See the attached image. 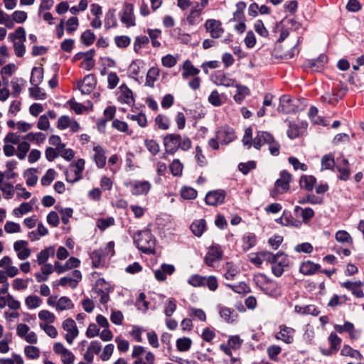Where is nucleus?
I'll return each instance as SVG.
<instances>
[{"instance_id": "obj_7", "label": "nucleus", "mask_w": 364, "mask_h": 364, "mask_svg": "<svg viewBox=\"0 0 364 364\" xmlns=\"http://www.w3.org/2000/svg\"><path fill=\"white\" fill-rule=\"evenodd\" d=\"M132 358L135 359L133 364H155L154 354L141 346L133 347Z\"/></svg>"}, {"instance_id": "obj_61", "label": "nucleus", "mask_w": 364, "mask_h": 364, "mask_svg": "<svg viewBox=\"0 0 364 364\" xmlns=\"http://www.w3.org/2000/svg\"><path fill=\"white\" fill-rule=\"evenodd\" d=\"M200 336L203 341L213 343V341L216 337L215 330L211 326L205 327L203 328Z\"/></svg>"}, {"instance_id": "obj_30", "label": "nucleus", "mask_w": 364, "mask_h": 364, "mask_svg": "<svg viewBox=\"0 0 364 364\" xmlns=\"http://www.w3.org/2000/svg\"><path fill=\"white\" fill-rule=\"evenodd\" d=\"M216 137L221 144H228L234 140L235 136L232 128L225 126L218 129Z\"/></svg>"}, {"instance_id": "obj_54", "label": "nucleus", "mask_w": 364, "mask_h": 364, "mask_svg": "<svg viewBox=\"0 0 364 364\" xmlns=\"http://www.w3.org/2000/svg\"><path fill=\"white\" fill-rule=\"evenodd\" d=\"M43 70L39 67H35L32 69L30 82L32 85H38L43 81Z\"/></svg>"}, {"instance_id": "obj_43", "label": "nucleus", "mask_w": 364, "mask_h": 364, "mask_svg": "<svg viewBox=\"0 0 364 364\" xmlns=\"http://www.w3.org/2000/svg\"><path fill=\"white\" fill-rule=\"evenodd\" d=\"M271 134L266 132H258L253 139V146L255 149H259L263 145L269 142Z\"/></svg>"}, {"instance_id": "obj_47", "label": "nucleus", "mask_w": 364, "mask_h": 364, "mask_svg": "<svg viewBox=\"0 0 364 364\" xmlns=\"http://www.w3.org/2000/svg\"><path fill=\"white\" fill-rule=\"evenodd\" d=\"M239 274L238 268L232 262H228L225 267L224 277L228 280H233Z\"/></svg>"}, {"instance_id": "obj_64", "label": "nucleus", "mask_w": 364, "mask_h": 364, "mask_svg": "<svg viewBox=\"0 0 364 364\" xmlns=\"http://www.w3.org/2000/svg\"><path fill=\"white\" fill-rule=\"evenodd\" d=\"M23 358L16 353H12L11 358H0V364H23Z\"/></svg>"}, {"instance_id": "obj_44", "label": "nucleus", "mask_w": 364, "mask_h": 364, "mask_svg": "<svg viewBox=\"0 0 364 364\" xmlns=\"http://www.w3.org/2000/svg\"><path fill=\"white\" fill-rule=\"evenodd\" d=\"M257 243V237L254 233L248 232L242 237V248L246 252L253 247Z\"/></svg>"}, {"instance_id": "obj_28", "label": "nucleus", "mask_w": 364, "mask_h": 364, "mask_svg": "<svg viewBox=\"0 0 364 364\" xmlns=\"http://www.w3.org/2000/svg\"><path fill=\"white\" fill-rule=\"evenodd\" d=\"M203 11L201 9L193 6L185 18L186 24L190 26L199 25L203 21Z\"/></svg>"}, {"instance_id": "obj_5", "label": "nucleus", "mask_w": 364, "mask_h": 364, "mask_svg": "<svg viewBox=\"0 0 364 364\" xmlns=\"http://www.w3.org/2000/svg\"><path fill=\"white\" fill-rule=\"evenodd\" d=\"M292 180L293 176L289 171H282L279 173V178L274 183V188L270 191L271 196L276 198L279 196L288 192Z\"/></svg>"}, {"instance_id": "obj_62", "label": "nucleus", "mask_w": 364, "mask_h": 364, "mask_svg": "<svg viewBox=\"0 0 364 364\" xmlns=\"http://www.w3.org/2000/svg\"><path fill=\"white\" fill-rule=\"evenodd\" d=\"M282 348L278 345H271L267 348V354L272 361H277L279 355L282 353Z\"/></svg>"}, {"instance_id": "obj_41", "label": "nucleus", "mask_w": 364, "mask_h": 364, "mask_svg": "<svg viewBox=\"0 0 364 364\" xmlns=\"http://www.w3.org/2000/svg\"><path fill=\"white\" fill-rule=\"evenodd\" d=\"M341 355L344 357H350L357 360H361L363 358L361 353L356 349L353 348L349 345H344L341 350Z\"/></svg>"}, {"instance_id": "obj_8", "label": "nucleus", "mask_w": 364, "mask_h": 364, "mask_svg": "<svg viewBox=\"0 0 364 364\" xmlns=\"http://www.w3.org/2000/svg\"><path fill=\"white\" fill-rule=\"evenodd\" d=\"M85 161L79 159L70 164V170L65 171V175L68 183H74L82 178V172L85 169Z\"/></svg>"}, {"instance_id": "obj_17", "label": "nucleus", "mask_w": 364, "mask_h": 364, "mask_svg": "<svg viewBox=\"0 0 364 364\" xmlns=\"http://www.w3.org/2000/svg\"><path fill=\"white\" fill-rule=\"evenodd\" d=\"M163 144L165 153L163 158H166L165 154L173 155L179 149L178 146L177 134H168L164 137Z\"/></svg>"}, {"instance_id": "obj_13", "label": "nucleus", "mask_w": 364, "mask_h": 364, "mask_svg": "<svg viewBox=\"0 0 364 364\" xmlns=\"http://www.w3.org/2000/svg\"><path fill=\"white\" fill-rule=\"evenodd\" d=\"M272 264L271 269L273 274L277 277H281L284 272V268L289 267V259L288 255L284 252H278L277 257Z\"/></svg>"}, {"instance_id": "obj_42", "label": "nucleus", "mask_w": 364, "mask_h": 364, "mask_svg": "<svg viewBox=\"0 0 364 364\" xmlns=\"http://www.w3.org/2000/svg\"><path fill=\"white\" fill-rule=\"evenodd\" d=\"M294 212L299 213L302 218V221L305 224H308L310 220L314 217V211L311 208H303L300 206L294 208Z\"/></svg>"}, {"instance_id": "obj_9", "label": "nucleus", "mask_w": 364, "mask_h": 364, "mask_svg": "<svg viewBox=\"0 0 364 364\" xmlns=\"http://www.w3.org/2000/svg\"><path fill=\"white\" fill-rule=\"evenodd\" d=\"M223 255L222 247L218 244L213 243L208 247L204 257V263L210 267H214L215 263L222 260Z\"/></svg>"}, {"instance_id": "obj_46", "label": "nucleus", "mask_w": 364, "mask_h": 364, "mask_svg": "<svg viewBox=\"0 0 364 364\" xmlns=\"http://www.w3.org/2000/svg\"><path fill=\"white\" fill-rule=\"evenodd\" d=\"M192 232L197 237H200L206 230V222L204 219L196 220L191 225Z\"/></svg>"}, {"instance_id": "obj_26", "label": "nucleus", "mask_w": 364, "mask_h": 364, "mask_svg": "<svg viewBox=\"0 0 364 364\" xmlns=\"http://www.w3.org/2000/svg\"><path fill=\"white\" fill-rule=\"evenodd\" d=\"M96 85V79L94 75H86L82 81L77 84L78 89L82 94H90Z\"/></svg>"}, {"instance_id": "obj_15", "label": "nucleus", "mask_w": 364, "mask_h": 364, "mask_svg": "<svg viewBox=\"0 0 364 364\" xmlns=\"http://www.w3.org/2000/svg\"><path fill=\"white\" fill-rule=\"evenodd\" d=\"M204 27L206 32L208 33L213 38H220L225 32L221 21L214 18L206 20L204 23Z\"/></svg>"}, {"instance_id": "obj_48", "label": "nucleus", "mask_w": 364, "mask_h": 364, "mask_svg": "<svg viewBox=\"0 0 364 364\" xmlns=\"http://www.w3.org/2000/svg\"><path fill=\"white\" fill-rule=\"evenodd\" d=\"M194 159L198 164L200 167H205L208 165V161L203 154L201 146L197 145L193 152Z\"/></svg>"}, {"instance_id": "obj_63", "label": "nucleus", "mask_w": 364, "mask_h": 364, "mask_svg": "<svg viewBox=\"0 0 364 364\" xmlns=\"http://www.w3.org/2000/svg\"><path fill=\"white\" fill-rule=\"evenodd\" d=\"M42 303V299L36 295H29L25 299V304L30 309L39 307Z\"/></svg>"}, {"instance_id": "obj_38", "label": "nucleus", "mask_w": 364, "mask_h": 364, "mask_svg": "<svg viewBox=\"0 0 364 364\" xmlns=\"http://www.w3.org/2000/svg\"><path fill=\"white\" fill-rule=\"evenodd\" d=\"M55 246L50 245L42 250L36 256V261L38 265L44 264L50 257L55 255Z\"/></svg>"}, {"instance_id": "obj_58", "label": "nucleus", "mask_w": 364, "mask_h": 364, "mask_svg": "<svg viewBox=\"0 0 364 364\" xmlns=\"http://www.w3.org/2000/svg\"><path fill=\"white\" fill-rule=\"evenodd\" d=\"M188 316L196 318L201 322L207 321V316L205 312L201 309L195 307H189L188 308Z\"/></svg>"}, {"instance_id": "obj_19", "label": "nucleus", "mask_w": 364, "mask_h": 364, "mask_svg": "<svg viewBox=\"0 0 364 364\" xmlns=\"http://www.w3.org/2000/svg\"><path fill=\"white\" fill-rule=\"evenodd\" d=\"M295 330L286 325L279 326V331L276 333L274 337L277 340L282 341L287 344H291L294 341Z\"/></svg>"}, {"instance_id": "obj_18", "label": "nucleus", "mask_w": 364, "mask_h": 364, "mask_svg": "<svg viewBox=\"0 0 364 364\" xmlns=\"http://www.w3.org/2000/svg\"><path fill=\"white\" fill-rule=\"evenodd\" d=\"M82 274L80 270L75 269L72 272V277H63L59 279L58 285L63 287H70L73 289L77 288L79 282L82 280Z\"/></svg>"}, {"instance_id": "obj_34", "label": "nucleus", "mask_w": 364, "mask_h": 364, "mask_svg": "<svg viewBox=\"0 0 364 364\" xmlns=\"http://www.w3.org/2000/svg\"><path fill=\"white\" fill-rule=\"evenodd\" d=\"M213 82L218 86L232 87L235 85V80L222 72H217L213 75Z\"/></svg>"}, {"instance_id": "obj_55", "label": "nucleus", "mask_w": 364, "mask_h": 364, "mask_svg": "<svg viewBox=\"0 0 364 364\" xmlns=\"http://www.w3.org/2000/svg\"><path fill=\"white\" fill-rule=\"evenodd\" d=\"M120 97L127 105L132 106L134 103L132 91L127 85H123L120 87Z\"/></svg>"}, {"instance_id": "obj_51", "label": "nucleus", "mask_w": 364, "mask_h": 364, "mask_svg": "<svg viewBox=\"0 0 364 364\" xmlns=\"http://www.w3.org/2000/svg\"><path fill=\"white\" fill-rule=\"evenodd\" d=\"M73 306L72 300L65 296H61L56 301V310L58 311L71 309Z\"/></svg>"}, {"instance_id": "obj_37", "label": "nucleus", "mask_w": 364, "mask_h": 364, "mask_svg": "<svg viewBox=\"0 0 364 364\" xmlns=\"http://www.w3.org/2000/svg\"><path fill=\"white\" fill-rule=\"evenodd\" d=\"M66 106L76 114L90 112L92 108V105L90 102H87V105H82L72 100L66 103Z\"/></svg>"}, {"instance_id": "obj_11", "label": "nucleus", "mask_w": 364, "mask_h": 364, "mask_svg": "<svg viewBox=\"0 0 364 364\" xmlns=\"http://www.w3.org/2000/svg\"><path fill=\"white\" fill-rule=\"evenodd\" d=\"M53 352L60 358L63 364H74L75 356L62 343H55L53 347Z\"/></svg>"}, {"instance_id": "obj_50", "label": "nucleus", "mask_w": 364, "mask_h": 364, "mask_svg": "<svg viewBox=\"0 0 364 364\" xmlns=\"http://www.w3.org/2000/svg\"><path fill=\"white\" fill-rule=\"evenodd\" d=\"M193 342L188 337H182L176 340V346L178 351L186 352L191 349Z\"/></svg>"}, {"instance_id": "obj_36", "label": "nucleus", "mask_w": 364, "mask_h": 364, "mask_svg": "<svg viewBox=\"0 0 364 364\" xmlns=\"http://www.w3.org/2000/svg\"><path fill=\"white\" fill-rule=\"evenodd\" d=\"M307 128L306 122H301V125L296 123H289V128L287 131V135L290 139H296L302 135Z\"/></svg>"}, {"instance_id": "obj_14", "label": "nucleus", "mask_w": 364, "mask_h": 364, "mask_svg": "<svg viewBox=\"0 0 364 364\" xmlns=\"http://www.w3.org/2000/svg\"><path fill=\"white\" fill-rule=\"evenodd\" d=\"M334 330L338 333H348L350 341H357L360 337L361 331L356 329L354 324L350 321H345L343 325L335 324Z\"/></svg>"}, {"instance_id": "obj_12", "label": "nucleus", "mask_w": 364, "mask_h": 364, "mask_svg": "<svg viewBox=\"0 0 364 364\" xmlns=\"http://www.w3.org/2000/svg\"><path fill=\"white\" fill-rule=\"evenodd\" d=\"M94 291L100 296V301L102 304H107L109 300L110 284L104 279H98L94 287Z\"/></svg>"}, {"instance_id": "obj_29", "label": "nucleus", "mask_w": 364, "mask_h": 364, "mask_svg": "<svg viewBox=\"0 0 364 364\" xmlns=\"http://www.w3.org/2000/svg\"><path fill=\"white\" fill-rule=\"evenodd\" d=\"M57 127L59 129H65L69 128L73 132H77L80 129V125L77 121L70 118L67 115H62L58 119Z\"/></svg>"}, {"instance_id": "obj_40", "label": "nucleus", "mask_w": 364, "mask_h": 364, "mask_svg": "<svg viewBox=\"0 0 364 364\" xmlns=\"http://www.w3.org/2000/svg\"><path fill=\"white\" fill-rule=\"evenodd\" d=\"M295 311L302 315H312L317 316L320 314V310L314 304L306 306H295Z\"/></svg>"}, {"instance_id": "obj_22", "label": "nucleus", "mask_w": 364, "mask_h": 364, "mask_svg": "<svg viewBox=\"0 0 364 364\" xmlns=\"http://www.w3.org/2000/svg\"><path fill=\"white\" fill-rule=\"evenodd\" d=\"M92 159L98 168H103L106 165V150L103 146L96 143H93Z\"/></svg>"}, {"instance_id": "obj_35", "label": "nucleus", "mask_w": 364, "mask_h": 364, "mask_svg": "<svg viewBox=\"0 0 364 364\" xmlns=\"http://www.w3.org/2000/svg\"><path fill=\"white\" fill-rule=\"evenodd\" d=\"M317 179L312 175H302L299 178V186L306 191H312L316 185Z\"/></svg>"}, {"instance_id": "obj_16", "label": "nucleus", "mask_w": 364, "mask_h": 364, "mask_svg": "<svg viewBox=\"0 0 364 364\" xmlns=\"http://www.w3.org/2000/svg\"><path fill=\"white\" fill-rule=\"evenodd\" d=\"M62 328L67 332L65 336L66 341L70 345L73 344L75 338L79 334L75 321L73 318H67L63 322Z\"/></svg>"}, {"instance_id": "obj_6", "label": "nucleus", "mask_w": 364, "mask_h": 364, "mask_svg": "<svg viewBox=\"0 0 364 364\" xmlns=\"http://www.w3.org/2000/svg\"><path fill=\"white\" fill-rule=\"evenodd\" d=\"M8 39L13 43L14 50L17 57H22L26 53L24 42L26 41V31L23 27L17 28L10 33Z\"/></svg>"}, {"instance_id": "obj_25", "label": "nucleus", "mask_w": 364, "mask_h": 364, "mask_svg": "<svg viewBox=\"0 0 364 364\" xmlns=\"http://www.w3.org/2000/svg\"><path fill=\"white\" fill-rule=\"evenodd\" d=\"M14 250L16 252L18 258L21 260L28 259L31 254L28 242L23 240H17L14 243Z\"/></svg>"}, {"instance_id": "obj_2", "label": "nucleus", "mask_w": 364, "mask_h": 364, "mask_svg": "<svg viewBox=\"0 0 364 364\" xmlns=\"http://www.w3.org/2000/svg\"><path fill=\"white\" fill-rule=\"evenodd\" d=\"M253 282L257 288L267 295L277 297L281 294L277 282L263 273L254 274Z\"/></svg>"}, {"instance_id": "obj_45", "label": "nucleus", "mask_w": 364, "mask_h": 364, "mask_svg": "<svg viewBox=\"0 0 364 364\" xmlns=\"http://www.w3.org/2000/svg\"><path fill=\"white\" fill-rule=\"evenodd\" d=\"M160 75V69L158 67H151L147 72L146 77V85L150 87L154 86L155 82Z\"/></svg>"}, {"instance_id": "obj_59", "label": "nucleus", "mask_w": 364, "mask_h": 364, "mask_svg": "<svg viewBox=\"0 0 364 364\" xmlns=\"http://www.w3.org/2000/svg\"><path fill=\"white\" fill-rule=\"evenodd\" d=\"M178 149L183 151L190 150L192 147V141L188 136H181L177 134Z\"/></svg>"}, {"instance_id": "obj_33", "label": "nucleus", "mask_w": 364, "mask_h": 364, "mask_svg": "<svg viewBox=\"0 0 364 364\" xmlns=\"http://www.w3.org/2000/svg\"><path fill=\"white\" fill-rule=\"evenodd\" d=\"M182 77L185 80L189 77L197 76L200 73V70L196 68L190 60H186L181 65Z\"/></svg>"}, {"instance_id": "obj_1", "label": "nucleus", "mask_w": 364, "mask_h": 364, "mask_svg": "<svg viewBox=\"0 0 364 364\" xmlns=\"http://www.w3.org/2000/svg\"><path fill=\"white\" fill-rule=\"evenodd\" d=\"M136 247L143 253L154 255L156 253V238L149 230H141L134 236Z\"/></svg>"}, {"instance_id": "obj_31", "label": "nucleus", "mask_w": 364, "mask_h": 364, "mask_svg": "<svg viewBox=\"0 0 364 364\" xmlns=\"http://www.w3.org/2000/svg\"><path fill=\"white\" fill-rule=\"evenodd\" d=\"M102 350V345L100 342L97 341H92L86 352L85 353L83 358L88 364H92L94 360V355H97Z\"/></svg>"}, {"instance_id": "obj_10", "label": "nucleus", "mask_w": 364, "mask_h": 364, "mask_svg": "<svg viewBox=\"0 0 364 364\" xmlns=\"http://www.w3.org/2000/svg\"><path fill=\"white\" fill-rule=\"evenodd\" d=\"M124 186L129 188L133 196H146L151 188V184L148 181H129L124 183Z\"/></svg>"}, {"instance_id": "obj_20", "label": "nucleus", "mask_w": 364, "mask_h": 364, "mask_svg": "<svg viewBox=\"0 0 364 364\" xmlns=\"http://www.w3.org/2000/svg\"><path fill=\"white\" fill-rule=\"evenodd\" d=\"M341 286L350 291L356 298L361 299L364 297V292L363 290L364 283L360 280L346 281L341 283Z\"/></svg>"}, {"instance_id": "obj_3", "label": "nucleus", "mask_w": 364, "mask_h": 364, "mask_svg": "<svg viewBox=\"0 0 364 364\" xmlns=\"http://www.w3.org/2000/svg\"><path fill=\"white\" fill-rule=\"evenodd\" d=\"M307 104L305 100L291 98L283 95L279 100L277 111L286 114L306 112Z\"/></svg>"}, {"instance_id": "obj_49", "label": "nucleus", "mask_w": 364, "mask_h": 364, "mask_svg": "<svg viewBox=\"0 0 364 364\" xmlns=\"http://www.w3.org/2000/svg\"><path fill=\"white\" fill-rule=\"evenodd\" d=\"M169 169L171 174L176 177H180L183 174V164L178 159H174L169 164Z\"/></svg>"}, {"instance_id": "obj_21", "label": "nucleus", "mask_w": 364, "mask_h": 364, "mask_svg": "<svg viewBox=\"0 0 364 364\" xmlns=\"http://www.w3.org/2000/svg\"><path fill=\"white\" fill-rule=\"evenodd\" d=\"M225 196V192L223 190L211 191L206 194L205 201L207 205L217 206L224 203Z\"/></svg>"}, {"instance_id": "obj_52", "label": "nucleus", "mask_w": 364, "mask_h": 364, "mask_svg": "<svg viewBox=\"0 0 364 364\" xmlns=\"http://www.w3.org/2000/svg\"><path fill=\"white\" fill-rule=\"evenodd\" d=\"M338 171L340 173L339 178L343 181H346L350 176L349 164L347 159H342L341 164L337 166Z\"/></svg>"}, {"instance_id": "obj_27", "label": "nucleus", "mask_w": 364, "mask_h": 364, "mask_svg": "<svg viewBox=\"0 0 364 364\" xmlns=\"http://www.w3.org/2000/svg\"><path fill=\"white\" fill-rule=\"evenodd\" d=\"M328 341L330 348L323 351V354L326 355H332L336 354L341 348L342 339L336 334V332H331L328 337Z\"/></svg>"}, {"instance_id": "obj_23", "label": "nucleus", "mask_w": 364, "mask_h": 364, "mask_svg": "<svg viewBox=\"0 0 364 364\" xmlns=\"http://www.w3.org/2000/svg\"><path fill=\"white\" fill-rule=\"evenodd\" d=\"M120 20L127 27L135 25V17L134 14V6L132 4L126 3L120 14Z\"/></svg>"}, {"instance_id": "obj_24", "label": "nucleus", "mask_w": 364, "mask_h": 364, "mask_svg": "<svg viewBox=\"0 0 364 364\" xmlns=\"http://www.w3.org/2000/svg\"><path fill=\"white\" fill-rule=\"evenodd\" d=\"M176 271V268L173 264H162L159 268L154 271L155 279L159 282H164L168 276L172 275Z\"/></svg>"}, {"instance_id": "obj_4", "label": "nucleus", "mask_w": 364, "mask_h": 364, "mask_svg": "<svg viewBox=\"0 0 364 364\" xmlns=\"http://www.w3.org/2000/svg\"><path fill=\"white\" fill-rule=\"evenodd\" d=\"M114 245V242L110 241L105 247L94 250L90 254L92 267L95 268L105 267L107 259H109L115 254Z\"/></svg>"}, {"instance_id": "obj_57", "label": "nucleus", "mask_w": 364, "mask_h": 364, "mask_svg": "<svg viewBox=\"0 0 364 364\" xmlns=\"http://www.w3.org/2000/svg\"><path fill=\"white\" fill-rule=\"evenodd\" d=\"M180 196L184 200H194L197 198L198 192L190 186H183L180 191Z\"/></svg>"}, {"instance_id": "obj_53", "label": "nucleus", "mask_w": 364, "mask_h": 364, "mask_svg": "<svg viewBox=\"0 0 364 364\" xmlns=\"http://www.w3.org/2000/svg\"><path fill=\"white\" fill-rule=\"evenodd\" d=\"M95 54L94 50H90L87 52V56L80 63V68L85 70H90L95 65L93 57Z\"/></svg>"}, {"instance_id": "obj_60", "label": "nucleus", "mask_w": 364, "mask_h": 364, "mask_svg": "<svg viewBox=\"0 0 364 364\" xmlns=\"http://www.w3.org/2000/svg\"><path fill=\"white\" fill-rule=\"evenodd\" d=\"M348 301L346 295H337L334 294L328 303V306L330 308H336L338 306L344 304Z\"/></svg>"}, {"instance_id": "obj_56", "label": "nucleus", "mask_w": 364, "mask_h": 364, "mask_svg": "<svg viewBox=\"0 0 364 364\" xmlns=\"http://www.w3.org/2000/svg\"><path fill=\"white\" fill-rule=\"evenodd\" d=\"M335 239L340 243H346L350 245H353V239L350 235L346 230H338L335 234Z\"/></svg>"}, {"instance_id": "obj_32", "label": "nucleus", "mask_w": 364, "mask_h": 364, "mask_svg": "<svg viewBox=\"0 0 364 364\" xmlns=\"http://www.w3.org/2000/svg\"><path fill=\"white\" fill-rule=\"evenodd\" d=\"M321 269V265L313 262L312 261L307 260L301 263L299 267V272L305 276L313 275L318 272Z\"/></svg>"}, {"instance_id": "obj_39", "label": "nucleus", "mask_w": 364, "mask_h": 364, "mask_svg": "<svg viewBox=\"0 0 364 364\" xmlns=\"http://www.w3.org/2000/svg\"><path fill=\"white\" fill-rule=\"evenodd\" d=\"M219 314L221 318L228 323L235 322L238 317V314L235 309L226 306H220Z\"/></svg>"}]
</instances>
